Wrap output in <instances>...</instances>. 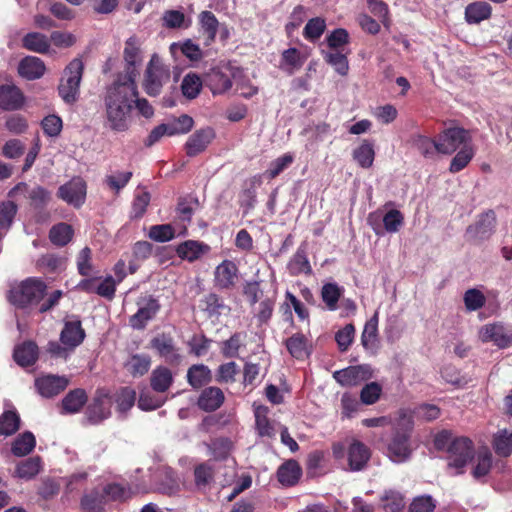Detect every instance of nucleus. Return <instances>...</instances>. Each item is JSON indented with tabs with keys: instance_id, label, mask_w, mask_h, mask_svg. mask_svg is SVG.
<instances>
[{
	"instance_id": "nucleus-1",
	"label": "nucleus",
	"mask_w": 512,
	"mask_h": 512,
	"mask_svg": "<svg viewBox=\"0 0 512 512\" xmlns=\"http://www.w3.org/2000/svg\"><path fill=\"white\" fill-rule=\"evenodd\" d=\"M138 95L137 84L115 79L104 95L105 125L115 132L128 129L134 98Z\"/></svg>"
},
{
	"instance_id": "nucleus-2",
	"label": "nucleus",
	"mask_w": 512,
	"mask_h": 512,
	"mask_svg": "<svg viewBox=\"0 0 512 512\" xmlns=\"http://www.w3.org/2000/svg\"><path fill=\"white\" fill-rule=\"evenodd\" d=\"M450 435L444 431L436 436L435 446L443 449L447 446V465L455 469L456 474L463 472V468L473 459L474 448L472 441L466 437H458L449 441Z\"/></svg>"
},
{
	"instance_id": "nucleus-3",
	"label": "nucleus",
	"mask_w": 512,
	"mask_h": 512,
	"mask_svg": "<svg viewBox=\"0 0 512 512\" xmlns=\"http://www.w3.org/2000/svg\"><path fill=\"white\" fill-rule=\"evenodd\" d=\"M413 424L412 416L401 412L387 445V455L394 463L405 462L411 455L410 433Z\"/></svg>"
},
{
	"instance_id": "nucleus-4",
	"label": "nucleus",
	"mask_w": 512,
	"mask_h": 512,
	"mask_svg": "<svg viewBox=\"0 0 512 512\" xmlns=\"http://www.w3.org/2000/svg\"><path fill=\"white\" fill-rule=\"evenodd\" d=\"M83 70L84 64L79 58L73 59L64 69L58 92L65 103L73 104L77 101Z\"/></svg>"
},
{
	"instance_id": "nucleus-5",
	"label": "nucleus",
	"mask_w": 512,
	"mask_h": 512,
	"mask_svg": "<svg viewBox=\"0 0 512 512\" xmlns=\"http://www.w3.org/2000/svg\"><path fill=\"white\" fill-rule=\"evenodd\" d=\"M46 291L43 281L35 278H28L10 290L9 300L12 304L24 308L38 304Z\"/></svg>"
},
{
	"instance_id": "nucleus-6",
	"label": "nucleus",
	"mask_w": 512,
	"mask_h": 512,
	"mask_svg": "<svg viewBox=\"0 0 512 512\" xmlns=\"http://www.w3.org/2000/svg\"><path fill=\"white\" fill-rule=\"evenodd\" d=\"M170 79V70L157 55H153L147 65L143 88L149 96H158L164 84Z\"/></svg>"
},
{
	"instance_id": "nucleus-7",
	"label": "nucleus",
	"mask_w": 512,
	"mask_h": 512,
	"mask_svg": "<svg viewBox=\"0 0 512 512\" xmlns=\"http://www.w3.org/2000/svg\"><path fill=\"white\" fill-rule=\"evenodd\" d=\"M141 53V43L139 39L136 37H130L125 42L123 52L126 63L125 71L123 74H119L116 79L136 83V78L139 74L137 67L142 63Z\"/></svg>"
},
{
	"instance_id": "nucleus-8",
	"label": "nucleus",
	"mask_w": 512,
	"mask_h": 512,
	"mask_svg": "<svg viewBox=\"0 0 512 512\" xmlns=\"http://www.w3.org/2000/svg\"><path fill=\"white\" fill-rule=\"evenodd\" d=\"M460 146H471L469 132L461 127L445 129L438 136V153L450 155Z\"/></svg>"
},
{
	"instance_id": "nucleus-9",
	"label": "nucleus",
	"mask_w": 512,
	"mask_h": 512,
	"mask_svg": "<svg viewBox=\"0 0 512 512\" xmlns=\"http://www.w3.org/2000/svg\"><path fill=\"white\" fill-rule=\"evenodd\" d=\"M86 193V182L81 177H74L59 187L57 196L69 205L80 208L85 202Z\"/></svg>"
},
{
	"instance_id": "nucleus-10",
	"label": "nucleus",
	"mask_w": 512,
	"mask_h": 512,
	"mask_svg": "<svg viewBox=\"0 0 512 512\" xmlns=\"http://www.w3.org/2000/svg\"><path fill=\"white\" fill-rule=\"evenodd\" d=\"M112 397L105 390H97L92 403L86 409V418L91 424H98L111 415Z\"/></svg>"
},
{
	"instance_id": "nucleus-11",
	"label": "nucleus",
	"mask_w": 512,
	"mask_h": 512,
	"mask_svg": "<svg viewBox=\"0 0 512 512\" xmlns=\"http://www.w3.org/2000/svg\"><path fill=\"white\" fill-rule=\"evenodd\" d=\"M371 377L372 369L369 365L350 366L333 373V378L342 386H356Z\"/></svg>"
},
{
	"instance_id": "nucleus-12",
	"label": "nucleus",
	"mask_w": 512,
	"mask_h": 512,
	"mask_svg": "<svg viewBox=\"0 0 512 512\" xmlns=\"http://www.w3.org/2000/svg\"><path fill=\"white\" fill-rule=\"evenodd\" d=\"M138 306V311L130 317L129 323L132 328L141 330L156 316L160 304L155 298L148 296L138 302Z\"/></svg>"
},
{
	"instance_id": "nucleus-13",
	"label": "nucleus",
	"mask_w": 512,
	"mask_h": 512,
	"mask_svg": "<svg viewBox=\"0 0 512 512\" xmlns=\"http://www.w3.org/2000/svg\"><path fill=\"white\" fill-rule=\"evenodd\" d=\"M17 194H23L26 196L31 205L35 208H43L45 207L51 199V193L41 186H35L29 189L26 183L17 184L10 192L9 196L14 197Z\"/></svg>"
},
{
	"instance_id": "nucleus-14",
	"label": "nucleus",
	"mask_w": 512,
	"mask_h": 512,
	"mask_svg": "<svg viewBox=\"0 0 512 512\" xmlns=\"http://www.w3.org/2000/svg\"><path fill=\"white\" fill-rule=\"evenodd\" d=\"M214 138L215 132L210 127L196 130L192 135L189 136L185 143L187 155L189 157H194L202 153L206 150Z\"/></svg>"
},
{
	"instance_id": "nucleus-15",
	"label": "nucleus",
	"mask_w": 512,
	"mask_h": 512,
	"mask_svg": "<svg viewBox=\"0 0 512 512\" xmlns=\"http://www.w3.org/2000/svg\"><path fill=\"white\" fill-rule=\"evenodd\" d=\"M238 279V267L231 260H223L214 271L215 285L220 289H231Z\"/></svg>"
},
{
	"instance_id": "nucleus-16",
	"label": "nucleus",
	"mask_w": 512,
	"mask_h": 512,
	"mask_svg": "<svg viewBox=\"0 0 512 512\" xmlns=\"http://www.w3.org/2000/svg\"><path fill=\"white\" fill-rule=\"evenodd\" d=\"M496 225V215L493 211H487L480 215L474 225L467 228V235L475 240H485L491 236Z\"/></svg>"
},
{
	"instance_id": "nucleus-17",
	"label": "nucleus",
	"mask_w": 512,
	"mask_h": 512,
	"mask_svg": "<svg viewBox=\"0 0 512 512\" xmlns=\"http://www.w3.org/2000/svg\"><path fill=\"white\" fill-rule=\"evenodd\" d=\"M150 347L170 364H177L180 361V355L177 353L174 340L170 335L158 334L150 341Z\"/></svg>"
},
{
	"instance_id": "nucleus-18",
	"label": "nucleus",
	"mask_w": 512,
	"mask_h": 512,
	"mask_svg": "<svg viewBox=\"0 0 512 512\" xmlns=\"http://www.w3.org/2000/svg\"><path fill=\"white\" fill-rule=\"evenodd\" d=\"M35 385L44 397H53L63 391L68 385L64 376L47 375L36 380Z\"/></svg>"
},
{
	"instance_id": "nucleus-19",
	"label": "nucleus",
	"mask_w": 512,
	"mask_h": 512,
	"mask_svg": "<svg viewBox=\"0 0 512 512\" xmlns=\"http://www.w3.org/2000/svg\"><path fill=\"white\" fill-rule=\"evenodd\" d=\"M479 339L482 342H493L500 348L510 344V337L505 334L503 325L498 323L486 324L479 330Z\"/></svg>"
},
{
	"instance_id": "nucleus-20",
	"label": "nucleus",
	"mask_w": 512,
	"mask_h": 512,
	"mask_svg": "<svg viewBox=\"0 0 512 512\" xmlns=\"http://www.w3.org/2000/svg\"><path fill=\"white\" fill-rule=\"evenodd\" d=\"M85 338V331L80 320L67 321L60 334V340L64 346L74 349L79 346Z\"/></svg>"
},
{
	"instance_id": "nucleus-21",
	"label": "nucleus",
	"mask_w": 512,
	"mask_h": 512,
	"mask_svg": "<svg viewBox=\"0 0 512 512\" xmlns=\"http://www.w3.org/2000/svg\"><path fill=\"white\" fill-rule=\"evenodd\" d=\"M24 96L20 89L14 84L0 86V107L4 110L13 111L21 108Z\"/></svg>"
},
{
	"instance_id": "nucleus-22",
	"label": "nucleus",
	"mask_w": 512,
	"mask_h": 512,
	"mask_svg": "<svg viewBox=\"0 0 512 512\" xmlns=\"http://www.w3.org/2000/svg\"><path fill=\"white\" fill-rule=\"evenodd\" d=\"M370 450L362 442L353 440L348 449V462L352 471L362 470L370 459Z\"/></svg>"
},
{
	"instance_id": "nucleus-23",
	"label": "nucleus",
	"mask_w": 512,
	"mask_h": 512,
	"mask_svg": "<svg viewBox=\"0 0 512 512\" xmlns=\"http://www.w3.org/2000/svg\"><path fill=\"white\" fill-rule=\"evenodd\" d=\"M18 72L27 80L39 79L45 72V65L40 58L27 56L20 61Z\"/></svg>"
},
{
	"instance_id": "nucleus-24",
	"label": "nucleus",
	"mask_w": 512,
	"mask_h": 512,
	"mask_svg": "<svg viewBox=\"0 0 512 512\" xmlns=\"http://www.w3.org/2000/svg\"><path fill=\"white\" fill-rule=\"evenodd\" d=\"M224 399V393L220 388L208 387L202 391L198 399V406L204 411L212 412L223 404Z\"/></svg>"
},
{
	"instance_id": "nucleus-25",
	"label": "nucleus",
	"mask_w": 512,
	"mask_h": 512,
	"mask_svg": "<svg viewBox=\"0 0 512 512\" xmlns=\"http://www.w3.org/2000/svg\"><path fill=\"white\" fill-rule=\"evenodd\" d=\"M305 60L306 57L296 48H289L282 52L279 68L292 75L303 66Z\"/></svg>"
},
{
	"instance_id": "nucleus-26",
	"label": "nucleus",
	"mask_w": 512,
	"mask_h": 512,
	"mask_svg": "<svg viewBox=\"0 0 512 512\" xmlns=\"http://www.w3.org/2000/svg\"><path fill=\"white\" fill-rule=\"evenodd\" d=\"M151 366V357L146 354H133L124 363L127 372L133 377L145 375Z\"/></svg>"
},
{
	"instance_id": "nucleus-27",
	"label": "nucleus",
	"mask_w": 512,
	"mask_h": 512,
	"mask_svg": "<svg viewBox=\"0 0 512 512\" xmlns=\"http://www.w3.org/2000/svg\"><path fill=\"white\" fill-rule=\"evenodd\" d=\"M492 8L484 1L469 4L465 9V19L470 24H478L491 16Z\"/></svg>"
},
{
	"instance_id": "nucleus-28",
	"label": "nucleus",
	"mask_w": 512,
	"mask_h": 512,
	"mask_svg": "<svg viewBox=\"0 0 512 512\" xmlns=\"http://www.w3.org/2000/svg\"><path fill=\"white\" fill-rule=\"evenodd\" d=\"M87 401V395L83 389L70 391L62 400V414H73L80 411Z\"/></svg>"
},
{
	"instance_id": "nucleus-29",
	"label": "nucleus",
	"mask_w": 512,
	"mask_h": 512,
	"mask_svg": "<svg viewBox=\"0 0 512 512\" xmlns=\"http://www.w3.org/2000/svg\"><path fill=\"white\" fill-rule=\"evenodd\" d=\"M209 251V246L197 241H186L177 247V254L180 258L189 262L197 260L201 255Z\"/></svg>"
},
{
	"instance_id": "nucleus-30",
	"label": "nucleus",
	"mask_w": 512,
	"mask_h": 512,
	"mask_svg": "<svg viewBox=\"0 0 512 512\" xmlns=\"http://www.w3.org/2000/svg\"><path fill=\"white\" fill-rule=\"evenodd\" d=\"M289 354L296 359H303L309 354L308 340L302 333H295L284 342Z\"/></svg>"
},
{
	"instance_id": "nucleus-31",
	"label": "nucleus",
	"mask_w": 512,
	"mask_h": 512,
	"mask_svg": "<svg viewBox=\"0 0 512 512\" xmlns=\"http://www.w3.org/2000/svg\"><path fill=\"white\" fill-rule=\"evenodd\" d=\"M110 397H112V404H116L117 411L124 414L134 406L136 392L130 387H123Z\"/></svg>"
},
{
	"instance_id": "nucleus-32",
	"label": "nucleus",
	"mask_w": 512,
	"mask_h": 512,
	"mask_svg": "<svg viewBox=\"0 0 512 512\" xmlns=\"http://www.w3.org/2000/svg\"><path fill=\"white\" fill-rule=\"evenodd\" d=\"M301 475V468L294 460H289L282 464L278 471L277 477L281 484L291 486L294 485Z\"/></svg>"
},
{
	"instance_id": "nucleus-33",
	"label": "nucleus",
	"mask_w": 512,
	"mask_h": 512,
	"mask_svg": "<svg viewBox=\"0 0 512 512\" xmlns=\"http://www.w3.org/2000/svg\"><path fill=\"white\" fill-rule=\"evenodd\" d=\"M353 159L362 168H370L373 165L375 151L373 144L368 140H363L362 143L353 150Z\"/></svg>"
},
{
	"instance_id": "nucleus-34",
	"label": "nucleus",
	"mask_w": 512,
	"mask_h": 512,
	"mask_svg": "<svg viewBox=\"0 0 512 512\" xmlns=\"http://www.w3.org/2000/svg\"><path fill=\"white\" fill-rule=\"evenodd\" d=\"M167 135H179L188 133L194 125V120L189 115L183 114L177 118H173L168 120L166 123H163Z\"/></svg>"
},
{
	"instance_id": "nucleus-35",
	"label": "nucleus",
	"mask_w": 512,
	"mask_h": 512,
	"mask_svg": "<svg viewBox=\"0 0 512 512\" xmlns=\"http://www.w3.org/2000/svg\"><path fill=\"white\" fill-rule=\"evenodd\" d=\"M378 321V312L376 311L365 323L361 335V343L365 349H374L377 346Z\"/></svg>"
},
{
	"instance_id": "nucleus-36",
	"label": "nucleus",
	"mask_w": 512,
	"mask_h": 512,
	"mask_svg": "<svg viewBox=\"0 0 512 512\" xmlns=\"http://www.w3.org/2000/svg\"><path fill=\"white\" fill-rule=\"evenodd\" d=\"M13 356L20 366H30L37 359V345L33 342H26L14 350Z\"/></svg>"
},
{
	"instance_id": "nucleus-37",
	"label": "nucleus",
	"mask_w": 512,
	"mask_h": 512,
	"mask_svg": "<svg viewBox=\"0 0 512 512\" xmlns=\"http://www.w3.org/2000/svg\"><path fill=\"white\" fill-rule=\"evenodd\" d=\"M173 381L171 371L166 367H157L153 370L150 378L151 387L156 392H165Z\"/></svg>"
},
{
	"instance_id": "nucleus-38",
	"label": "nucleus",
	"mask_w": 512,
	"mask_h": 512,
	"mask_svg": "<svg viewBox=\"0 0 512 512\" xmlns=\"http://www.w3.org/2000/svg\"><path fill=\"white\" fill-rule=\"evenodd\" d=\"M105 504L104 494L99 490H92L81 499L83 512H103Z\"/></svg>"
},
{
	"instance_id": "nucleus-39",
	"label": "nucleus",
	"mask_w": 512,
	"mask_h": 512,
	"mask_svg": "<svg viewBox=\"0 0 512 512\" xmlns=\"http://www.w3.org/2000/svg\"><path fill=\"white\" fill-rule=\"evenodd\" d=\"M23 46L36 53H46L50 48V40L44 34L32 32L24 36Z\"/></svg>"
},
{
	"instance_id": "nucleus-40",
	"label": "nucleus",
	"mask_w": 512,
	"mask_h": 512,
	"mask_svg": "<svg viewBox=\"0 0 512 512\" xmlns=\"http://www.w3.org/2000/svg\"><path fill=\"white\" fill-rule=\"evenodd\" d=\"M41 470V458L39 456L30 457L21 461L16 467V475L19 478L30 480L34 478Z\"/></svg>"
},
{
	"instance_id": "nucleus-41",
	"label": "nucleus",
	"mask_w": 512,
	"mask_h": 512,
	"mask_svg": "<svg viewBox=\"0 0 512 512\" xmlns=\"http://www.w3.org/2000/svg\"><path fill=\"white\" fill-rule=\"evenodd\" d=\"M187 379L192 387L200 388L210 382L211 371L207 366L203 364L193 365L187 372Z\"/></svg>"
},
{
	"instance_id": "nucleus-42",
	"label": "nucleus",
	"mask_w": 512,
	"mask_h": 512,
	"mask_svg": "<svg viewBox=\"0 0 512 512\" xmlns=\"http://www.w3.org/2000/svg\"><path fill=\"white\" fill-rule=\"evenodd\" d=\"M73 228L67 223L54 225L49 232L51 242L57 246H65L73 237Z\"/></svg>"
},
{
	"instance_id": "nucleus-43",
	"label": "nucleus",
	"mask_w": 512,
	"mask_h": 512,
	"mask_svg": "<svg viewBox=\"0 0 512 512\" xmlns=\"http://www.w3.org/2000/svg\"><path fill=\"white\" fill-rule=\"evenodd\" d=\"M35 437L31 432H25L18 436L12 445V453L22 457L29 454L35 447Z\"/></svg>"
},
{
	"instance_id": "nucleus-44",
	"label": "nucleus",
	"mask_w": 512,
	"mask_h": 512,
	"mask_svg": "<svg viewBox=\"0 0 512 512\" xmlns=\"http://www.w3.org/2000/svg\"><path fill=\"white\" fill-rule=\"evenodd\" d=\"M381 501L386 512H401L405 507L404 497L399 491H385Z\"/></svg>"
},
{
	"instance_id": "nucleus-45",
	"label": "nucleus",
	"mask_w": 512,
	"mask_h": 512,
	"mask_svg": "<svg viewBox=\"0 0 512 512\" xmlns=\"http://www.w3.org/2000/svg\"><path fill=\"white\" fill-rule=\"evenodd\" d=\"M199 21L208 43L214 41L219 22L211 11H203L199 15Z\"/></svg>"
},
{
	"instance_id": "nucleus-46",
	"label": "nucleus",
	"mask_w": 512,
	"mask_h": 512,
	"mask_svg": "<svg viewBox=\"0 0 512 512\" xmlns=\"http://www.w3.org/2000/svg\"><path fill=\"white\" fill-rule=\"evenodd\" d=\"M254 414L258 434L260 436L272 437L274 435V428L267 418L268 408L265 406H257L254 410Z\"/></svg>"
},
{
	"instance_id": "nucleus-47",
	"label": "nucleus",
	"mask_w": 512,
	"mask_h": 512,
	"mask_svg": "<svg viewBox=\"0 0 512 512\" xmlns=\"http://www.w3.org/2000/svg\"><path fill=\"white\" fill-rule=\"evenodd\" d=\"M215 467L210 461L197 465L194 469L195 484L197 487L209 485L214 478Z\"/></svg>"
},
{
	"instance_id": "nucleus-48",
	"label": "nucleus",
	"mask_w": 512,
	"mask_h": 512,
	"mask_svg": "<svg viewBox=\"0 0 512 512\" xmlns=\"http://www.w3.org/2000/svg\"><path fill=\"white\" fill-rule=\"evenodd\" d=\"M202 89L201 78L194 73H188L182 80L181 90L188 99L196 98Z\"/></svg>"
},
{
	"instance_id": "nucleus-49",
	"label": "nucleus",
	"mask_w": 512,
	"mask_h": 512,
	"mask_svg": "<svg viewBox=\"0 0 512 512\" xmlns=\"http://www.w3.org/2000/svg\"><path fill=\"white\" fill-rule=\"evenodd\" d=\"M342 292V288L335 283H327L322 287L321 297L329 310L334 311L337 309V303Z\"/></svg>"
},
{
	"instance_id": "nucleus-50",
	"label": "nucleus",
	"mask_w": 512,
	"mask_h": 512,
	"mask_svg": "<svg viewBox=\"0 0 512 512\" xmlns=\"http://www.w3.org/2000/svg\"><path fill=\"white\" fill-rule=\"evenodd\" d=\"M323 57L337 73L344 76L348 73L349 65L347 57L338 51H323Z\"/></svg>"
},
{
	"instance_id": "nucleus-51",
	"label": "nucleus",
	"mask_w": 512,
	"mask_h": 512,
	"mask_svg": "<svg viewBox=\"0 0 512 512\" xmlns=\"http://www.w3.org/2000/svg\"><path fill=\"white\" fill-rule=\"evenodd\" d=\"M20 426V417L14 411H6L0 417V434L10 436L14 434Z\"/></svg>"
},
{
	"instance_id": "nucleus-52",
	"label": "nucleus",
	"mask_w": 512,
	"mask_h": 512,
	"mask_svg": "<svg viewBox=\"0 0 512 512\" xmlns=\"http://www.w3.org/2000/svg\"><path fill=\"white\" fill-rule=\"evenodd\" d=\"M494 449L500 456H509L512 453V432L506 429L499 431L494 438Z\"/></svg>"
},
{
	"instance_id": "nucleus-53",
	"label": "nucleus",
	"mask_w": 512,
	"mask_h": 512,
	"mask_svg": "<svg viewBox=\"0 0 512 512\" xmlns=\"http://www.w3.org/2000/svg\"><path fill=\"white\" fill-rule=\"evenodd\" d=\"M131 177L132 172L130 171H116L112 174L106 175L104 178V183L109 189L115 193H119V191L127 185Z\"/></svg>"
},
{
	"instance_id": "nucleus-54",
	"label": "nucleus",
	"mask_w": 512,
	"mask_h": 512,
	"mask_svg": "<svg viewBox=\"0 0 512 512\" xmlns=\"http://www.w3.org/2000/svg\"><path fill=\"white\" fill-rule=\"evenodd\" d=\"M474 156V150L472 146H464L454 156L450 163L449 171L451 173H457L464 169Z\"/></svg>"
},
{
	"instance_id": "nucleus-55",
	"label": "nucleus",
	"mask_w": 512,
	"mask_h": 512,
	"mask_svg": "<svg viewBox=\"0 0 512 512\" xmlns=\"http://www.w3.org/2000/svg\"><path fill=\"white\" fill-rule=\"evenodd\" d=\"M464 304L467 311H476L482 308L486 303V297L484 294L475 288L468 289L464 293Z\"/></svg>"
},
{
	"instance_id": "nucleus-56",
	"label": "nucleus",
	"mask_w": 512,
	"mask_h": 512,
	"mask_svg": "<svg viewBox=\"0 0 512 512\" xmlns=\"http://www.w3.org/2000/svg\"><path fill=\"white\" fill-rule=\"evenodd\" d=\"M17 213V205L12 201L0 203V230H8Z\"/></svg>"
},
{
	"instance_id": "nucleus-57",
	"label": "nucleus",
	"mask_w": 512,
	"mask_h": 512,
	"mask_svg": "<svg viewBox=\"0 0 512 512\" xmlns=\"http://www.w3.org/2000/svg\"><path fill=\"white\" fill-rule=\"evenodd\" d=\"M414 146L425 157H433L438 153V139L433 140L423 135H417L414 138Z\"/></svg>"
},
{
	"instance_id": "nucleus-58",
	"label": "nucleus",
	"mask_w": 512,
	"mask_h": 512,
	"mask_svg": "<svg viewBox=\"0 0 512 512\" xmlns=\"http://www.w3.org/2000/svg\"><path fill=\"white\" fill-rule=\"evenodd\" d=\"M148 235L156 242H166L174 238L175 231L170 224L154 225L150 227Z\"/></svg>"
},
{
	"instance_id": "nucleus-59",
	"label": "nucleus",
	"mask_w": 512,
	"mask_h": 512,
	"mask_svg": "<svg viewBox=\"0 0 512 512\" xmlns=\"http://www.w3.org/2000/svg\"><path fill=\"white\" fill-rule=\"evenodd\" d=\"M382 392V387L377 382L366 384L360 392V400L363 404L372 405L378 401Z\"/></svg>"
},
{
	"instance_id": "nucleus-60",
	"label": "nucleus",
	"mask_w": 512,
	"mask_h": 512,
	"mask_svg": "<svg viewBox=\"0 0 512 512\" xmlns=\"http://www.w3.org/2000/svg\"><path fill=\"white\" fill-rule=\"evenodd\" d=\"M403 214L396 209L388 211L383 217L384 228L389 233H396L403 225Z\"/></svg>"
},
{
	"instance_id": "nucleus-61",
	"label": "nucleus",
	"mask_w": 512,
	"mask_h": 512,
	"mask_svg": "<svg viewBox=\"0 0 512 512\" xmlns=\"http://www.w3.org/2000/svg\"><path fill=\"white\" fill-rule=\"evenodd\" d=\"M211 86L214 94H222L232 87V81L227 74L216 71L211 75Z\"/></svg>"
},
{
	"instance_id": "nucleus-62",
	"label": "nucleus",
	"mask_w": 512,
	"mask_h": 512,
	"mask_svg": "<svg viewBox=\"0 0 512 512\" xmlns=\"http://www.w3.org/2000/svg\"><path fill=\"white\" fill-rule=\"evenodd\" d=\"M355 334V328L352 324L345 325L336 335L335 340L341 351H346L351 345Z\"/></svg>"
},
{
	"instance_id": "nucleus-63",
	"label": "nucleus",
	"mask_w": 512,
	"mask_h": 512,
	"mask_svg": "<svg viewBox=\"0 0 512 512\" xmlns=\"http://www.w3.org/2000/svg\"><path fill=\"white\" fill-rule=\"evenodd\" d=\"M293 162L291 154H284L270 163L269 169L266 171L270 179L277 177L284 169H286Z\"/></svg>"
},
{
	"instance_id": "nucleus-64",
	"label": "nucleus",
	"mask_w": 512,
	"mask_h": 512,
	"mask_svg": "<svg viewBox=\"0 0 512 512\" xmlns=\"http://www.w3.org/2000/svg\"><path fill=\"white\" fill-rule=\"evenodd\" d=\"M290 269L293 271V273L296 274H308L311 272L309 261L303 250L298 249L297 252L294 254L292 260L290 261Z\"/></svg>"
}]
</instances>
